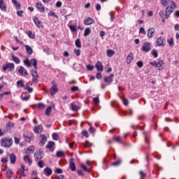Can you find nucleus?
Returning a JSON list of instances; mask_svg holds the SVG:
<instances>
[{"label": "nucleus", "instance_id": "f257e3e1", "mask_svg": "<svg viewBox=\"0 0 179 179\" xmlns=\"http://www.w3.org/2000/svg\"><path fill=\"white\" fill-rule=\"evenodd\" d=\"M24 64L25 66H27L28 68H30V66L33 65L35 70H32L31 71V76L33 77L32 80L34 83L37 82L38 79V73H37V59H31V60H29V59H25L24 60Z\"/></svg>", "mask_w": 179, "mask_h": 179}, {"label": "nucleus", "instance_id": "f03ea898", "mask_svg": "<svg viewBox=\"0 0 179 179\" xmlns=\"http://www.w3.org/2000/svg\"><path fill=\"white\" fill-rule=\"evenodd\" d=\"M161 3L163 6H168L166 8V19H169L170 15L173 13L174 9H176V3L171 0H161Z\"/></svg>", "mask_w": 179, "mask_h": 179}, {"label": "nucleus", "instance_id": "7ed1b4c3", "mask_svg": "<svg viewBox=\"0 0 179 179\" xmlns=\"http://www.w3.org/2000/svg\"><path fill=\"white\" fill-rule=\"evenodd\" d=\"M1 143L3 148H10L13 143V140L12 138H4L1 140Z\"/></svg>", "mask_w": 179, "mask_h": 179}, {"label": "nucleus", "instance_id": "20e7f679", "mask_svg": "<svg viewBox=\"0 0 179 179\" xmlns=\"http://www.w3.org/2000/svg\"><path fill=\"white\" fill-rule=\"evenodd\" d=\"M2 68L3 72H6V71H8V72H12L15 71V64L7 63L6 64H3Z\"/></svg>", "mask_w": 179, "mask_h": 179}, {"label": "nucleus", "instance_id": "39448f33", "mask_svg": "<svg viewBox=\"0 0 179 179\" xmlns=\"http://www.w3.org/2000/svg\"><path fill=\"white\" fill-rule=\"evenodd\" d=\"M150 65H152V66H155L156 68H162V66L164 65V61L162 59H159L158 62L156 61L151 62H150Z\"/></svg>", "mask_w": 179, "mask_h": 179}, {"label": "nucleus", "instance_id": "423d86ee", "mask_svg": "<svg viewBox=\"0 0 179 179\" xmlns=\"http://www.w3.org/2000/svg\"><path fill=\"white\" fill-rule=\"evenodd\" d=\"M23 138L25 142H28V143H30V142H33V141H34V134H23Z\"/></svg>", "mask_w": 179, "mask_h": 179}, {"label": "nucleus", "instance_id": "0eeeda50", "mask_svg": "<svg viewBox=\"0 0 179 179\" xmlns=\"http://www.w3.org/2000/svg\"><path fill=\"white\" fill-rule=\"evenodd\" d=\"M152 50L151 48V43H145L141 48V50L144 52H149Z\"/></svg>", "mask_w": 179, "mask_h": 179}, {"label": "nucleus", "instance_id": "6e6552de", "mask_svg": "<svg viewBox=\"0 0 179 179\" xmlns=\"http://www.w3.org/2000/svg\"><path fill=\"white\" fill-rule=\"evenodd\" d=\"M41 141L39 143L40 146H44L47 142V136L45 134L40 135Z\"/></svg>", "mask_w": 179, "mask_h": 179}, {"label": "nucleus", "instance_id": "1a4fd4ad", "mask_svg": "<svg viewBox=\"0 0 179 179\" xmlns=\"http://www.w3.org/2000/svg\"><path fill=\"white\" fill-rule=\"evenodd\" d=\"M18 73L21 75V76H27L29 75V73H27V70L24 69L23 66H20L18 69Z\"/></svg>", "mask_w": 179, "mask_h": 179}, {"label": "nucleus", "instance_id": "9d476101", "mask_svg": "<svg viewBox=\"0 0 179 179\" xmlns=\"http://www.w3.org/2000/svg\"><path fill=\"white\" fill-rule=\"evenodd\" d=\"M43 131H44V128H43V125H41V124L35 126L34 127V132L35 134H41V132H43Z\"/></svg>", "mask_w": 179, "mask_h": 179}, {"label": "nucleus", "instance_id": "9b49d317", "mask_svg": "<svg viewBox=\"0 0 179 179\" xmlns=\"http://www.w3.org/2000/svg\"><path fill=\"white\" fill-rule=\"evenodd\" d=\"M103 80L106 83H113V81L114 80V74H110L109 76H105Z\"/></svg>", "mask_w": 179, "mask_h": 179}, {"label": "nucleus", "instance_id": "f8f14e48", "mask_svg": "<svg viewBox=\"0 0 179 179\" xmlns=\"http://www.w3.org/2000/svg\"><path fill=\"white\" fill-rule=\"evenodd\" d=\"M36 8L41 12V13H44V12H45V8L43 3L40 2L36 3Z\"/></svg>", "mask_w": 179, "mask_h": 179}, {"label": "nucleus", "instance_id": "ddd939ff", "mask_svg": "<svg viewBox=\"0 0 179 179\" xmlns=\"http://www.w3.org/2000/svg\"><path fill=\"white\" fill-rule=\"evenodd\" d=\"M55 146V143L53 141H49L46 145V149H48L50 152H54V147Z\"/></svg>", "mask_w": 179, "mask_h": 179}, {"label": "nucleus", "instance_id": "4468645a", "mask_svg": "<svg viewBox=\"0 0 179 179\" xmlns=\"http://www.w3.org/2000/svg\"><path fill=\"white\" fill-rule=\"evenodd\" d=\"M69 168L71 169V171H76V165H75L73 158L70 159Z\"/></svg>", "mask_w": 179, "mask_h": 179}, {"label": "nucleus", "instance_id": "2eb2a0df", "mask_svg": "<svg viewBox=\"0 0 179 179\" xmlns=\"http://www.w3.org/2000/svg\"><path fill=\"white\" fill-rule=\"evenodd\" d=\"M94 23V19L88 17L85 21H84V24L85 26H90V24H93Z\"/></svg>", "mask_w": 179, "mask_h": 179}, {"label": "nucleus", "instance_id": "dca6fc26", "mask_svg": "<svg viewBox=\"0 0 179 179\" xmlns=\"http://www.w3.org/2000/svg\"><path fill=\"white\" fill-rule=\"evenodd\" d=\"M50 92L51 96L55 95V94L58 92V87L57 86V85L54 84L51 87Z\"/></svg>", "mask_w": 179, "mask_h": 179}, {"label": "nucleus", "instance_id": "f3484780", "mask_svg": "<svg viewBox=\"0 0 179 179\" xmlns=\"http://www.w3.org/2000/svg\"><path fill=\"white\" fill-rule=\"evenodd\" d=\"M34 150H36V148L34 146H29L25 151L26 155H33L34 153Z\"/></svg>", "mask_w": 179, "mask_h": 179}, {"label": "nucleus", "instance_id": "a211bd4d", "mask_svg": "<svg viewBox=\"0 0 179 179\" xmlns=\"http://www.w3.org/2000/svg\"><path fill=\"white\" fill-rule=\"evenodd\" d=\"M33 21L34 22V23H35L36 26H37V27H43V23L41 22L40 20H38V17H34Z\"/></svg>", "mask_w": 179, "mask_h": 179}, {"label": "nucleus", "instance_id": "6ab92c4d", "mask_svg": "<svg viewBox=\"0 0 179 179\" xmlns=\"http://www.w3.org/2000/svg\"><path fill=\"white\" fill-rule=\"evenodd\" d=\"M95 66L97 71L100 72H103V69H104V67L103 66V63L101 62L98 61Z\"/></svg>", "mask_w": 179, "mask_h": 179}, {"label": "nucleus", "instance_id": "aec40b11", "mask_svg": "<svg viewBox=\"0 0 179 179\" xmlns=\"http://www.w3.org/2000/svg\"><path fill=\"white\" fill-rule=\"evenodd\" d=\"M43 173H44L45 176H47V177H50V176H51V174H52V169H51V168H50V167H46L43 170Z\"/></svg>", "mask_w": 179, "mask_h": 179}, {"label": "nucleus", "instance_id": "412c9836", "mask_svg": "<svg viewBox=\"0 0 179 179\" xmlns=\"http://www.w3.org/2000/svg\"><path fill=\"white\" fill-rule=\"evenodd\" d=\"M126 61H127V64H131V62H132V61H134V53L130 52L127 55Z\"/></svg>", "mask_w": 179, "mask_h": 179}, {"label": "nucleus", "instance_id": "4be33fe9", "mask_svg": "<svg viewBox=\"0 0 179 179\" xmlns=\"http://www.w3.org/2000/svg\"><path fill=\"white\" fill-rule=\"evenodd\" d=\"M155 31H156V30L155 29V28H150L148 30V38H152V37H153V34H155Z\"/></svg>", "mask_w": 179, "mask_h": 179}, {"label": "nucleus", "instance_id": "5701e85b", "mask_svg": "<svg viewBox=\"0 0 179 179\" xmlns=\"http://www.w3.org/2000/svg\"><path fill=\"white\" fill-rule=\"evenodd\" d=\"M0 9L3 12H6L7 7H6V4L5 3V1H3V0H0Z\"/></svg>", "mask_w": 179, "mask_h": 179}, {"label": "nucleus", "instance_id": "b1692460", "mask_svg": "<svg viewBox=\"0 0 179 179\" xmlns=\"http://www.w3.org/2000/svg\"><path fill=\"white\" fill-rule=\"evenodd\" d=\"M23 160H24V162L27 163V164H29V166H30L33 163V161L30 159V156H29V155L24 156Z\"/></svg>", "mask_w": 179, "mask_h": 179}, {"label": "nucleus", "instance_id": "393cba45", "mask_svg": "<svg viewBox=\"0 0 179 179\" xmlns=\"http://www.w3.org/2000/svg\"><path fill=\"white\" fill-rule=\"evenodd\" d=\"M24 165H22L21 168L17 171L18 174L22 177H26V173H24Z\"/></svg>", "mask_w": 179, "mask_h": 179}, {"label": "nucleus", "instance_id": "a878e982", "mask_svg": "<svg viewBox=\"0 0 179 179\" xmlns=\"http://www.w3.org/2000/svg\"><path fill=\"white\" fill-rule=\"evenodd\" d=\"M157 44L159 47L164 45V38L159 37L157 39Z\"/></svg>", "mask_w": 179, "mask_h": 179}, {"label": "nucleus", "instance_id": "bb28decb", "mask_svg": "<svg viewBox=\"0 0 179 179\" xmlns=\"http://www.w3.org/2000/svg\"><path fill=\"white\" fill-rule=\"evenodd\" d=\"M8 156L11 164H15V163H16V155H15V154H9Z\"/></svg>", "mask_w": 179, "mask_h": 179}, {"label": "nucleus", "instance_id": "cd10ccee", "mask_svg": "<svg viewBox=\"0 0 179 179\" xmlns=\"http://www.w3.org/2000/svg\"><path fill=\"white\" fill-rule=\"evenodd\" d=\"M83 148L86 149L87 148H92L93 146V143H90L89 141H85L83 143Z\"/></svg>", "mask_w": 179, "mask_h": 179}, {"label": "nucleus", "instance_id": "c85d7f7f", "mask_svg": "<svg viewBox=\"0 0 179 179\" xmlns=\"http://www.w3.org/2000/svg\"><path fill=\"white\" fill-rule=\"evenodd\" d=\"M24 48H26L27 54L29 55H31L33 54V49L29 45H24Z\"/></svg>", "mask_w": 179, "mask_h": 179}, {"label": "nucleus", "instance_id": "c756f323", "mask_svg": "<svg viewBox=\"0 0 179 179\" xmlns=\"http://www.w3.org/2000/svg\"><path fill=\"white\" fill-rule=\"evenodd\" d=\"M114 54H115V51H114L113 50L108 49L106 51V55L108 58H111V57H113Z\"/></svg>", "mask_w": 179, "mask_h": 179}, {"label": "nucleus", "instance_id": "7c9ffc66", "mask_svg": "<svg viewBox=\"0 0 179 179\" xmlns=\"http://www.w3.org/2000/svg\"><path fill=\"white\" fill-rule=\"evenodd\" d=\"M71 107L72 111H78V110H80V108L76 106V104L73 102L71 103Z\"/></svg>", "mask_w": 179, "mask_h": 179}, {"label": "nucleus", "instance_id": "2f4dec72", "mask_svg": "<svg viewBox=\"0 0 179 179\" xmlns=\"http://www.w3.org/2000/svg\"><path fill=\"white\" fill-rule=\"evenodd\" d=\"M6 176L7 178H8V179L12 178V176H13V171L10 169H7Z\"/></svg>", "mask_w": 179, "mask_h": 179}, {"label": "nucleus", "instance_id": "473e14b6", "mask_svg": "<svg viewBox=\"0 0 179 179\" xmlns=\"http://www.w3.org/2000/svg\"><path fill=\"white\" fill-rule=\"evenodd\" d=\"M113 141L115 142H117V143H122V139L120 136H116L113 137Z\"/></svg>", "mask_w": 179, "mask_h": 179}, {"label": "nucleus", "instance_id": "72a5a7b5", "mask_svg": "<svg viewBox=\"0 0 179 179\" xmlns=\"http://www.w3.org/2000/svg\"><path fill=\"white\" fill-rule=\"evenodd\" d=\"M26 34H27V36L29 37V38H35V37H36V34L33 33V31H27L26 32Z\"/></svg>", "mask_w": 179, "mask_h": 179}, {"label": "nucleus", "instance_id": "f704fd0d", "mask_svg": "<svg viewBox=\"0 0 179 179\" xmlns=\"http://www.w3.org/2000/svg\"><path fill=\"white\" fill-rule=\"evenodd\" d=\"M11 1H12L13 3H14L17 10H19V9H20V6H21L20 3L17 2V1H16V0H11Z\"/></svg>", "mask_w": 179, "mask_h": 179}, {"label": "nucleus", "instance_id": "c9c22d12", "mask_svg": "<svg viewBox=\"0 0 179 179\" xmlns=\"http://www.w3.org/2000/svg\"><path fill=\"white\" fill-rule=\"evenodd\" d=\"M36 156V159H37V160H41V159H43V152H36L35 154Z\"/></svg>", "mask_w": 179, "mask_h": 179}, {"label": "nucleus", "instance_id": "e433bc0d", "mask_svg": "<svg viewBox=\"0 0 179 179\" xmlns=\"http://www.w3.org/2000/svg\"><path fill=\"white\" fill-rule=\"evenodd\" d=\"M12 58H13V61L15 64H20V59H18L17 57L15 56L14 55H12Z\"/></svg>", "mask_w": 179, "mask_h": 179}, {"label": "nucleus", "instance_id": "4c0bfd02", "mask_svg": "<svg viewBox=\"0 0 179 179\" xmlns=\"http://www.w3.org/2000/svg\"><path fill=\"white\" fill-rule=\"evenodd\" d=\"M90 33H92V30L90 29V28L85 29V30L84 31L85 37H87V36H89V34H90Z\"/></svg>", "mask_w": 179, "mask_h": 179}, {"label": "nucleus", "instance_id": "58836bf2", "mask_svg": "<svg viewBox=\"0 0 179 179\" xmlns=\"http://www.w3.org/2000/svg\"><path fill=\"white\" fill-rule=\"evenodd\" d=\"M17 87H24V83L23 80H19L17 82Z\"/></svg>", "mask_w": 179, "mask_h": 179}, {"label": "nucleus", "instance_id": "ea45409f", "mask_svg": "<svg viewBox=\"0 0 179 179\" xmlns=\"http://www.w3.org/2000/svg\"><path fill=\"white\" fill-rule=\"evenodd\" d=\"M75 44H76V46L78 48H82V43H80V39H76Z\"/></svg>", "mask_w": 179, "mask_h": 179}, {"label": "nucleus", "instance_id": "a19ab883", "mask_svg": "<svg viewBox=\"0 0 179 179\" xmlns=\"http://www.w3.org/2000/svg\"><path fill=\"white\" fill-rule=\"evenodd\" d=\"M81 168L83 169V170L84 171H87V173H90V169H87V167L86 166V165L81 164H80Z\"/></svg>", "mask_w": 179, "mask_h": 179}, {"label": "nucleus", "instance_id": "79ce46f5", "mask_svg": "<svg viewBox=\"0 0 179 179\" xmlns=\"http://www.w3.org/2000/svg\"><path fill=\"white\" fill-rule=\"evenodd\" d=\"M121 163H122V161H121V159H119L118 161L112 163V166L117 167V166H120V164H121Z\"/></svg>", "mask_w": 179, "mask_h": 179}, {"label": "nucleus", "instance_id": "37998d69", "mask_svg": "<svg viewBox=\"0 0 179 179\" xmlns=\"http://www.w3.org/2000/svg\"><path fill=\"white\" fill-rule=\"evenodd\" d=\"M38 108H39V110H44V108H45V105L43 103H39L37 104Z\"/></svg>", "mask_w": 179, "mask_h": 179}, {"label": "nucleus", "instance_id": "c03bdc74", "mask_svg": "<svg viewBox=\"0 0 179 179\" xmlns=\"http://www.w3.org/2000/svg\"><path fill=\"white\" fill-rule=\"evenodd\" d=\"M65 156V153L62 151H58L57 152V157H64Z\"/></svg>", "mask_w": 179, "mask_h": 179}, {"label": "nucleus", "instance_id": "a18cd8bd", "mask_svg": "<svg viewBox=\"0 0 179 179\" xmlns=\"http://www.w3.org/2000/svg\"><path fill=\"white\" fill-rule=\"evenodd\" d=\"M38 166L40 167V169H43L44 166H45V164L43 162V160H41L38 162Z\"/></svg>", "mask_w": 179, "mask_h": 179}, {"label": "nucleus", "instance_id": "49530a36", "mask_svg": "<svg viewBox=\"0 0 179 179\" xmlns=\"http://www.w3.org/2000/svg\"><path fill=\"white\" fill-rule=\"evenodd\" d=\"M93 103L94 104H95L96 106H98L99 103H100V99H99V97H94L93 99Z\"/></svg>", "mask_w": 179, "mask_h": 179}, {"label": "nucleus", "instance_id": "de8ad7c7", "mask_svg": "<svg viewBox=\"0 0 179 179\" xmlns=\"http://www.w3.org/2000/svg\"><path fill=\"white\" fill-rule=\"evenodd\" d=\"M167 42L169 44L170 47H173L174 45V39H173V38L168 39Z\"/></svg>", "mask_w": 179, "mask_h": 179}, {"label": "nucleus", "instance_id": "09e8293b", "mask_svg": "<svg viewBox=\"0 0 179 179\" xmlns=\"http://www.w3.org/2000/svg\"><path fill=\"white\" fill-rule=\"evenodd\" d=\"M51 110H52V108L51 106H48L45 110L46 115H50L51 114Z\"/></svg>", "mask_w": 179, "mask_h": 179}, {"label": "nucleus", "instance_id": "8fccbe9b", "mask_svg": "<svg viewBox=\"0 0 179 179\" xmlns=\"http://www.w3.org/2000/svg\"><path fill=\"white\" fill-rule=\"evenodd\" d=\"M52 139L53 141H58V139H59V136L58 134H57L56 133H54L52 135Z\"/></svg>", "mask_w": 179, "mask_h": 179}, {"label": "nucleus", "instance_id": "3c124183", "mask_svg": "<svg viewBox=\"0 0 179 179\" xmlns=\"http://www.w3.org/2000/svg\"><path fill=\"white\" fill-rule=\"evenodd\" d=\"M152 54L154 58H157V57H159V54L157 53V50H152Z\"/></svg>", "mask_w": 179, "mask_h": 179}, {"label": "nucleus", "instance_id": "603ef678", "mask_svg": "<svg viewBox=\"0 0 179 179\" xmlns=\"http://www.w3.org/2000/svg\"><path fill=\"white\" fill-rule=\"evenodd\" d=\"M83 136H85V138H89V133L86 130H83L82 131Z\"/></svg>", "mask_w": 179, "mask_h": 179}, {"label": "nucleus", "instance_id": "864d4df0", "mask_svg": "<svg viewBox=\"0 0 179 179\" xmlns=\"http://www.w3.org/2000/svg\"><path fill=\"white\" fill-rule=\"evenodd\" d=\"M139 174L141 176V179H143L146 178V173H145L143 171H141L139 172Z\"/></svg>", "mask_w": 179, "mask_h": 179}, {"label": "nucleus", "instance_id": "5fc2aeb1", "mask_svg": "<svg viewBox=\"0 0 179 179\" xmlns=\"http://www.w3.org/2000/svg\"><path fill=\"white\" fill-rule=\"evenodd\" d=\"M25 90H27L29 92V93L33 92V89L31 87H29V84H27V85L25 87Z\"/></svg>", "mask_w": 179, "mask_h": 179}, {"label": "nucleus", "instance_id": "6e6d98bb", "mask_svg": "<svg viewBox=\"0 0 179 179\" xmlns=\"http://www.w3.org/2000/svg\"><path fill=\"white\" fill-rule=\"evenodd\" d=\"M55 173H56V174H62L63 171L62 169L57 168L56 169H55Z\"/></svg>", "mask_w": 179, "mask_h": 179}, {"label": "nucleus", "instance_id": "4d7b16f0", "mask_svg": "<svg viewBox=\"0 0 179 179\" xmlns=\"http://www.w3.org/2000/svg\"><path fill=\"white\" fill-rule=\"evenodd\" d=\"M23 13H24V11H23V10H18L17 11V16H20V17H22V16H23Z\"/></svg>", "mask_w": 179, "mask_h": 179}, {"label": "nucleus", "instance_id": "13d9d810", "mask_svg": "<svg viewBox=\"0 0 179 179\" xmlns=\"http://www.w3.org/2000/svg\"><path fill=\"white\" fill-rule=\"evenodd\" d=\"M69 29L71 31H76V30H77L76 25H70Z\"/></svg>", "mask_w": 179, "mask_h": 179}, {"label": "nucleus", "instance_id": "bf43d9fd", "mask_svg": "<svg viewBox=\"0 0 179 179\" xmlns=\"http://www.w3.org/2000/svg\"><path fill=\"white\" fill-rule=\"evenodd\" d=\"M48 15L49 16H53V17L58 18V15H57L54 11H50Z\"/></svg>", "mask_w": 179, "mask_h": 179}, {"label": "nucleus", "instance_id": "052dcab7", "mask_svg": "<svg viewBox=\"0 0 179 179\" xmlns=\"http://www.w3.org/2000/svg\"><path fill=\"white\" fill-rule=\"evenodd\" d=\"M15 144L19 145L20 143V138L17 137H14Z\"/></svg>", "mask_w": 179, "mask_h": 179}, {"label": "nucleus", "instance_id": "680f3d73", "mask_svg": "<svg viewBox=\"0 0 179 179\" xmlns=\"http://www.w3.org/2000/svg\"><path fill=\"white\" fill-rule=\"evenodd\" d=\"M74 53L77 57H79L80 55V50L79 49H74Z\"/></svg>", "mask_w": 179, "mask_h": 179}, {"label": "nucleus", "instance_id": "e2e57ef3", "mask_svg": "<svg viewBox=\"0 0 179 179\" xmlns=\"http://www.w3.org/2000/svg\"><path fill=\"white\" fill-rule=\"evenodd\" d=\"M89 132L90 134H94L96 132V129L93 127H90L89 128Z\"/></svg>", "mask_w": 179, "mask_h": 179}, {"label": "nucleus", "instance_id": "0e129e2a", "mask_svg": "<svg viewBox=\"0 0 179 179\" xmlns=\"http://www.w3.org/2000/svg\"><path fill=\"white\" fill-rule=\"evenodd\" d=\"M139 33L141 34H146V31L145 30V28L141 27L139 29Z\"/></svg>", "mask_w": 179, "mask_h": 179}, {"label": "nucleus", "instance_id": "69168bd1", "mask_svg": "<svg viewBox=\"0 0 179 179\" xmlns=\"http://www.w3.org/2000/svg\"><path fill=\"white\" fill-rule=\"evenodd\" d=\"M71 92H78V90H79V87H76V86L72 87L71 88Z\"/></svg>", "mask_w": 179, "mask_h": 179}, {"label": "nucleus", "instance_id": "338daca9", "mask_svg": "<svg viewBox=\"0 0 179 179\" xmlns=\"http://www.w3.org/2000/svg\"><path fill=\"white\" fill-rule=\"evenodd\" d=\"M159 15H160L162 19H166V14H164V11H160Z\"/></svg>", "mask_w": 179, "mask_h": 179}, {"label": "nucleus", "instance_id": "774afa93", "mask_svg": "<svg viewBox=\"0 0 179 179\" xmlns=\"http://www.w3.org/2000/svg\"><path fill=\"white\" fill-rule=\"evenodd\" d=\"M136 65L138 68H142V66H143V62L142 61H139L137 62Z\"/></svg>", "mask_w": 179, "mask_h": 179}]
</instances>
